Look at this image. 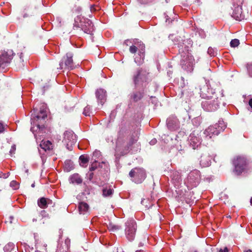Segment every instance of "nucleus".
<instances>
[{"mask_svg": "<svg viewBox=\"0 0 252 252\" xmlns=\"http://www.w3.org/2000/svg\"><path fill=\"white\" fill-rule=\"evenodd\" d=\"M157 142V140L156 139H152L150 142V144L151 145H155Z\"/></svg>", "mask_w": 252, "mask_h": 252, "instance_id": "obj_41", "label": "nucleus"}, {"mask_svg": "<svg viewBox=\"0 0 252 252\" xmlns=\"http://www.w3.org/2000/svg\"><path fill=\"white\" fill-rule=\"evenodd\" d=\"M70 183L75 184H80L82 183V179L78 174H74L69 178Z\"/></svg>", "mask_w": 252, "mask_h": 252, "instance_id": "obj_24", "label": "nucleus"}, {"mask_svg": "<svg viewBox=\"0 0 252 252\" xmlns=\"http://www.w3.org/2000/svg\"><path fill=\"white\" fill-rule=\"evenodd\" d=\"M102 164H105V163H106V162H103H103H102Z\"/></svg>", "mask_w": 252, "mask_h": 252, "instance_id": "obj_54", "label": "nucleus"}, {"mask_svg": "<svg viewBox=\"0 0 252 252\" xmlns=\"http://www.w3.org/2000/svg\"><path fill=\"white\" fill-rule=\"evenodd\" d=\"M189 252H199L195 249H192L189 251Z\"/></svg>", "mask_w": 252, "mask_h": 252, "instance_id": "obj_46", "label": "nucleus"}, {"mask_svg": "<svg viewBox=\"0 0 252 252\" xmlns=\"http://www.w3.org/2000/svg\"><path fill=\"white\" fill-rule=\"evenodd\" d=\"M234 166V172L237 175L242 173H247L252 169L247 159L244 157H237L233 161Z\"/></svg>", "mask_w": 252, "mask_h": 252, "instance_id": "obj_6", "label": "nucleus"}, {"mask_svg": "<svg viewBox=\"0 0 252 252\" xmlns=\"http://www.w3.org/2000/svg\"><path fill=\"white\" fill-rule=\"evenodd\" d=\"M13 55V52L12 50H8L6 52H3L0 55V60L5 64L9 63L12 60Z\"/></svg>", "mask_w": 252, "mask_h": 252, "instance_id": "obj_20", "label": "nucleus"}, {"mask_svg": "<svg viewBox=\"0 0 252 252\" xmlns=\"http://www.w3.org/2000/svg\"><path fill=\"white\" fill-rule=\"evenodd\" d=\"M185 114H186V115H188V114H187V112H185Z\"/></svg>", "mask_w": 252, "mask_h": 252, "instance_id": "obj_56", "label": "nucleus"}, {"mask_svg": "<svg viewBox=\"0 0 252 252\" xmlns=\"http://www.w3.org/2000/svg\"><path fill=\"white\" fill-rule=\"evenodd\" d=\"M245 252H252V251L251 250H248L245 251Z\"/></svg>", "mask_w": 252, "mask_h": 252, "instance_id": "obj_50", "label": "nucleus"}, {"mask_svg": "<svg viewBox=\"0 0 252 252\" xmlns=\"http://www.w3.org/2000/svg\"><path fill=\"white\" fill-rule=\"evenodd\" d=\"M8 176H9V173H3L2 172H0V178H3L4 179H6Z\"/></svg>", "mask_w": 252, "mask_h": 252, "instance_id": "obj_39", "label": "nucleus"}, {"mask_svg": "<svg viewBox=\"0 0 252 252\" xmlns=\"http://www.w3.org/2000/svg\"><path fill=\"white\" fill-rule=\"evenodd\" d=\"M244 0H235L233 4V12L232 17L238 21H242L245 18V15L242 12V6Z\"/></svg>", "mask_w": 252, "mask_h": 252, "instance_id": "obj_12", "label": "nucleus"}, {"mask_svg": "<svg viewBox=\"0 0 252 252\" xmlns=\"http://www.w3.org/2000/svg\"><path fill=\"white\" fill-rule=\"evenodd\" d=\"M16 150V146L15 145H13L11 147V150L10 151V153H12L13 151L14 152Z\"/></svg>", "mask_w": 252, "mask_h": 252, "instance_id": "obj_44", "label": "nucleus"}, {"mask_svg": "<svg viewBox=\"0 0 252 252\" xmlns=\"http://www.w3.org/2000/svg\"><path fill=\"white\" fill-rule=\"evenodd\" d=\"M52 204V201L45 197H41L37 201L38 206L42 209H45L47 208L48 205H51Z\"/></svg>", "mask_w": 252, "mask_h": 252, "instance_id": "obj_22", "label": "nucleus"}, {"mask_svg": "<svg viewBox=\"0 0 252 252\" xmlns=\"http://www.w3.org/2000/svg\"><path fill=\"white\" fill-rule=\"evenodd\" d=\"M166 125L168 128L171 131L176 130L180 127V122L175 115L169 117L166 121Z\"/></svg>", "mask_w": 252, "mask_h": 252, "instance_id": "obj_16", "label": "nucleus"}, {"mask_svg": "<svg viewBox=\"0 0 252 252\" xmlns=\"http://www.w3.org/2000/svg\"><path fill=\"white\" fill-rule=\"evenodd\" d=\"M101 156V153L99 151H95L93 153V157L96 158H98Z\"/></svg>", "mask_w": 252, "mask_h": 252, "instance_id": "obj_38", "label": "nucleus"}, {"mask_svg": "<svg viewBox=\"0 0 252 252\" xmlns=\"http://www.w3.org/2000/svg\"><path fill=\"white\" fill-rule=\"evenodd\" d=\"M70 243V240L68 239H66L65 241V244L66 245V247L68 248V244Z\"/></svg>", "mask_w": 252, "mask_h": 252, "instance_id": "obj_45", "label": "nucleus"}, {"mask_svg": "<svg viewBox=\"0 0 252 252\" xmlns=\"http://www.w3.org/2000/svg\"><path fill=\"white\" fill-rule=\"evenodd\" d=\"M4 130V126L3 124L0 122V133L3 132Z\"/></svg>", "mask_w": 252, "mask_h": 252, "instance_id": "obj_40", "label": "nucleus"}, {"mask_svg": "<svg viewBox=\"0 0 252 252\" xmlns=\"http://www.w3.org/2000/svg\"><path fill=\"white\" fill-rule=\"evenodd\" d=\"M129 52L134 54V62L138 65L144 63L145 58V46L141 41L134 42V45L129 47Z\"/></svg>", "mask_w": 252, "mask_h": 252, "instance_id": "obj_4", "label": "nucleus"}, {"mask_svg": "<svg viewBox=\"0 0 252 252\" xmlns=\"http://www.w3.org/2000/svg\"><path fill=\"white\" fill-rule=\"evenodd\" d=\"M226 127V125L222 120L214 125L210 126L204 131V134L207 139L211 138L213 136L218 135L220 131H223Z\"/></svg>", "mask_w": 252, "mask_h": 252, "instance_id": "obj_7", "label": "nucleus"}, {"mask_svg": "<svg viewBox=\"0 0 252 252\" xmlns=\"http://www.w3.org/2000/svg\"><path fill=\"white\" fill-rule=\"evenodd\" d=\"M80 165L82 167H86L89 161V157L87 155H81L79 157Z\"/></svg>", "mask_w": 252, "mask_h": 252, "instance_id": "obj_27", "label": "nucleus"}, {"mask_svg": "<svg viewBox=\"0 0 252 252\" xmlns=\"http://www.w3.org/2000/svg\"><path fill=\"white\" fill-rule=\"evenodd\" d=\"M143 96V92L140 91H134L130 94L129 99L132 102H137L141 100Z\"/></svg>", "mask_w": 252, "mask_h": 252, "instance_id": "obj_23", "label": "nucleus"}, {"mask_svg": "<svg viewBox=\"0 0 252 252\" xmlns=\"http://www.w3.org/2000/svg\"><path fill=\"white\" fill-rule=\"evenodd\" d=\"M148 74L146 70L142 68H139L136 72V74L133 76V81L135 85H138L140 82L146 81L147 75Z\"/></svg>", "mask_w": 252, "mask_h": 252, "instance_id": "obj_17", "label": "nucleus"}, {"mask_svg": "<svg viewBox=\"0 0 252 252\" xmlns=\"http://www.w3.org/2000/svg\"><path fill=\"white\" fill-rule=\"evenodd\" d=\"M113 190L111 188H105L102 190V194L104 197H110L113 194Z\"/></svg>", "mask_w": 252, "mask_h": 252, "instance_id": "obj_29", "label": "nucleus"}, {"mask_svg": "<svg viewBox=\"0 0 252 252\" xmlns=\"http://www.w3.org/2000/svg\"><path fill=\"white\" fill-rule=\"evenodd\" d=\"M19 57H20V59L21 61L22 62H23V59H22V58H23V53H20Z\"/></svg>", "mask_w": 252, "mask_h": 252, "instance_id": "obj_47", "label": "nucleus"}, {"mask_svg": "<svg viewBox=\"0 0 252 252\" xmlns=\"http://www.w3.org/2000/svg\"><path fill=\"white\" fill-rule=\"evenodd\" d=\"M26 173H28V169L26 170Z\"/></svg>", "mask_w": 252, "mask_h": 252, "instance_id": "obj_55", "label": "nucleus"}, {"mask_svg": "<svg viewBox=\"0 0 252 252\" xmlns=\"http://www.w3.org/2000/svg\"><path fill=\"white\" fill-rule=\"evenodd\" d=\"M180 38V37H177L174 39L175 44H178L179 52L181 54L180 64L184 70L191 72L193 69L194 59L189 52V47L185 44L187 41Z\"/></svg>", "mask_w": 252, "mask_h": 252, "instance_id": "obj_2", "label": "nucleus"}, {"mask_svg": "<svg viewBox=\"0 0 252 252\" xmlns=\"http://www.w3.org/2000/svg\"><path fill=\"white\" fill-rule=\"evenodd\" d=\"M97 167V162L95 159H94V161L91 164V167H90V171H93L96 169Z\"/></svg>", "mask_w": 252, "mask_h": 252, "instance_id": "obj_35", "label": "nucleus"}, {"mask_svg": "<svg viewBox=\"0 0 252 252\" xmlns=\"http://www.w3.org/2000/svg\"><path fill=\"white\" fill-rule=\"evenodd\" d=\"M240 44L239 40L237 39H232L230 43V46L232 47H237Z\"/></svg>", "mask_w": 252, "mask_h": 252, "instance_id": "obj_32", "label": "nucleus"}, {"mask_svg": "<svg viewBox=\"0 0 252 252\" xmlns=\"http://www.w3.org/2000/svg\"><path fill=\"white\" fill-rule=\"evenodd\" d=\"M34 186H35V185H34V183H33V184H32V186H32V188H34Z\"/></svg>", "mask_w": 252, "mask_h": 252, "instance_id": "obj_51", "label": "nucleus"}, {"mask_svg": "<svg viewBox=\"0 0 252 252\" xmlns=\"http://www.w3.org/2000/svg\"><path fill=\"white\" fill-rule=\"evenodd\" d=\"M207 52L211 56H215L216 54L215 49L211 47L208 48Z\"/></svg>", "mask_w": 252, "mask_h": 252, "instance_id": "obj_36", "label": "nucleus"}, {"mask_svg": "<svg viewBox=\"0 0 252 252\" xmlns=\"http://www.w3.org/2000/svg\"><path fill=\"white\" fill-rule=\"evenodd\" d=\"M10 186L12 187L14 189H16L18 188V184L16 181H12L10 182Z\"/></svg>", "mask_w": 252, "mask_h": 252, "instance_id": "obj_37", "label": "nucleus"}, {"mask_svg": "<svg viewBox=\"0 0 252 252\" xmlns=\"http://www.w3.org/2000/svg\"><path fill=\"white\" fill-rule=\"evenodd\" d=\"M64 166L65 168H68L67 170H70L73 168L72 163L70 160H66L64 162Z\"/></svg>", "mask_w": 252, "mask_h": 252, "instance_id": "obj_33", "label": "nucleus"}, {"mask_svg": "<svg viewBox=\"0 0 252 252\" xmlns=\"http://www.w3.org/2000/svg\"><path fill=\"white\" fill-rule=\"evenodd\" d=\"M189 142L190 147L193 149L198 148L201 143V138L197 131H193L189 137Z\"/></svg>", "mask_w": 252, "mask_h": 252, "instance_id": "obj_15", "label": "nucleus"}, {"mask_svg": "<svg viewBox=\"0 0 252 252\" xmlns=\"http://www.w3.org/2000/svg\"><path fill=\"white\" fill-rule=\"evenodd\" d=\"M72 57L73 55L72 53H67L66 57H63L62 61L60 63V69H73L74 67V65Z\"/></svg>", "mask_w": 252, "mask_h": 252, "instance_id": "obj_14", "label": "nucleus"}, {"mask_svg": "<svg viewBox=\"0 0 252 252\" xmlns=\"http://www.w3.org/2000/svg\"><path fill=\"white\" fill-rule=\"evenodd\" d=\"M250 203H251V205H252V197H251V199L250 200Z\"/></svg>", "mask_w": 252, "mask_h": 252, "instance_id": "obj_52", "label": "nucleus"}, {"mask_svg": "<svg viewBox=\"0 0 252 252\" xmlns=\"http://www.w3.org/2000/svg\"><path fill=\"white\" fill-rule=\"evenodd\" d=\"M15 245L11 242L7 244L3 248L5 252H11L14 250Z\"/></svg>", "mask_w": 252, "mask_h": 252, "instance_id": "obj_28", "label": "nucleus"}, {"mask_svg": "<svg viewBox=\"0 0 252 252\" xmlns=\"http://www.w3.org/2000/svg\"><path fill=\"white\" fill-rule=\"evenodd\" d=\"M91 114V108L89 106H87L84 109L83 114L86 116H89Z\"/></svg>", "mask_w": 252, "mask_h": 252, "instance_id": "obj_34", "label": "nucleus"}, {"mask_svg": "<svg viewBox=\"0 0 252 252\" xmlns=\"http://www.w3.org/2000/svg\"><path fill=\"white\" fill-rule=\"evenodd\" d=\"M171 181L176 188H179L182 184L181 174L177 171L170 172Z\"/></svg>", "mask_w": 252, "mask_h": 252, "instance_id": "obj_18", "label": "nucleus"}, {"mask_svg": "<svg viewBox=\"0 0 252 252\" xmlns=\"http://www.w3.org/2000/svg\"><path fill=\"white\" fill-rule=\"evenodd\" d=\"M106 91L102 89L96 90L95 92L96 97L99 103L102 105L106 100Z\"/></svg>", "mask_w": 252, "mask_h": 252, "instance_id": "obj_21", "label": "nucleus"}, {"mask_svg": "<svg viewBox=\"0 0 252 252\" xmlns=\"http://www.w3.org/2000/svg\"><path fill=\"white\" fill-rule=\"evenodd\" d=\"M200 91V96L205 99L201 102L202 108L207 112L217 110L220 106V99L224 96L220 84L213 83L209 85L206 82Z\"/></svg>", "mask_w": 252, "mask_h": 252, "instance_id": "obj_1", "label": "nucleus"}, {"mask_svg": "<svg viewBox=\"0 0 252 252\" xmlns=\"http://www.w3.org/2000/svg\"><path fill=\"white\" fill-rule=\"evenodd\" d=\"M41 148L46 151L47 150H50L52 148V143L49 140L42 141L41 143L40 144Z\"/></svg>", "mask_w": 252, "mask_h": 252, "instance_id": "obj_26", "label": "nucleus"}, {"mask_svg": "<svg viewBox=\"0 0 252 252\" xmlns=\"http://www.w3.org/2000/svg\"><path fill=\"white\" fill-rule=\"evenodd\" d=\"M139 133L137 131L134 135L129 137L123 136L121 132L116 142L115 156L116 159H119L121 156L126 155L131 150L132 144L137 141Z\"/></svg>", "mask_w": 252, "mask_h": 252, "instance_id": "obj_3", "label": "nucleus"}, {"mask_svg": "<svg viewBox=\"0 0 252 252\" xmlns=\"http://www.w3.org/2000/svg\"><path fill=\"white\" fill-rule=\"evenodd\" d=\"M129 175L133 182L140 184L145 179L146 173L143 168L136 167L129 172Z\"/></svg>", "mask_w": 252, "mask_h": 252, "instance_id": "obj_11", "label": "nucleus"}, {"mask_svg": "<svg viewBox=\"0 0 252 252\" xmlns=\"http://www.w3.org/2000/svg\"><path fill=\"white\" fill-rule=\"evenodd\" d=\"M137 230V224L133 219L127 220L125 223V233L126 239L129 241L134 240Z\"/></svg>", "mask_w": 252, "mask_h": 252, "instance_id": "obj_10", "label": "nucleus"}, {"mask_svg": "<svg viewBox=\"0 0 252 252\" xmlns=\"http://www.w3.org/2000/svg\"><path fill=\"white\" fill-rule=\"evenodd\" d=\"M73 28H80L84 32L88 34H92L94 31L92 21L88 19L82 17L81 16H78L75 18Z\"/></svg>", "mask_w": 252, "mask_h": 252, "instance_id": "obj_5", "label": "nucleus"}, {"mask_svg": "<svg viewBox=\"0 0 252 252\" xmlns=\"http://www.w3.org/2000/svg\"><path fill=\"white\" fill-rule=\"evenodd\" d=\"M35 112V109H33V113L32 115L31 124L37 126V128L40 129V123L38 121L44 120L47 115V109L46 104L41 103L39 110V114L36 115L33 114Z\"/></svg>", "mask_w": 252, "mask_h": 252, "instance_id": "obj_9", "label": "nucleus"}, {"mask_svg": "<svg viewBox=\"0 0 252 252\" xmlns=\"http://www.w3.org/2000/svg\"><path fill=\"white\" fill-rule=\"evenodd\" d=\"M121 226L118 225H115L112 223L109 224L108 226V228L110 230L112 231H116L121 229Z\"/></svg>", "mask_w": 252, "mask_h": 252, "instance_id": "obj_30", "label": "nucleus"}, {"mask_svg": "<svg viewBox=\"0 0 252 252\" xmlns=\"http://www.w3.org/2000/svg\"><path fill=\"white\" fill-rule=\"evenodd\" d=\"M212 157L207 152L202 154L200 157V164L203 167L209 166L211 164Z\"/></svg>", "mask_w": 252, "mask_h": 252, "instance_id": "obj_19", "label": "nucleus"}, {"mask_svg": "<svg viewBox=\"0 0 252 252\" xmlns=\"http://www.w3.org/2000/svg\"><path fill=\"white\" fill-rule=\"evenodd\" d=\"M135 252H144L142 250H137Z\"/></svg>", "mask_w": 252, "mask_h": 252, "instance_id": "obj_49", "label": "nucleus"}, {"mask_svg": "<svg viewBox=\"0 0 252 252\" xmlns=\"http://www.w3.org/2000/svg\"><path fill=\"white\" fill-rule=\"evenodd\" d=\"M27 16H27V15L25 14V15L23 16V17H24V18H25V17H27Z\"/></svg>", "mask_w": 252, "mask_h": 252, "instance_id": "obj_53", "label": "nucleus"}, {"mask_svg": "<svg viewBox=\"0 0 252 252\" xmlns=\"http://www.w3.org/2000/svg\"><path fill=\"white\" fill-rule=\"evenodd\" d=\"M63 135V142L68 150H71L72 146L77 142L76 135L72 130H67L64 132Z\"/></svg>", "mask_w": 252, "mask_h": 252, "instance_id": "obj_13", "label": "nucleus"}, {"mask_svg": "<svg viewBox=\"0 0 252 252\" xmlns=\"http://www.w3.org/2000/svg\"><path fill=\"white\" fill-rule=\"evenodd\" d=\"M94 174L92 172H90L88 174V178L90 180H91L93 178Z\"/></svg>", "mask_w": 252, "mask_h": 252, "instance_id": "obj_42", "label": "nucleus"}, {"mask_svg": "<svg viewBox=\"0 0 252 252\" xmlns=\"http://www.w3.org/2000/svg\"><path fill=\"white\" fill-rule=\"evenodd\" d=\"M219 252H228V249L225 247L223 249H220Z\"/></svg>", "mask_w": 252, "mask_h": 252, "instance_id": "obj_43", "label": "nucleus"}, {"mask_svg": "<svg viewBox=\"0 0 252 252\" xmlns=\"http://www.w3.org/2000/svg\"><path fill=\"white\" fill-rule=\"evenodd\" d=\"M249 103L250 106L252 108V98L250 99Z\"/></svg>", "mask_w": 252, "mask_h": 252, "instance_id": "obj_48", "label": "nucleus"}, {"mask_svg": "<svg viewBox=\"0 0 252 252\" xmlns=\"http://www.w3.org/2000/svg\"><path fill=\"white\" fill-rule=\"evenodd\" d=\"M200 173L199 170L195 169L189 172L187 178L184 180V184L189 189L197 187L200 183Z\"/></svg>", "mask_w": 252, "mask_h": 252, "instance_id": "obj_8", "label": "nucleus"}, {"mask_svg": "<svg viewBox=\"0 0 252 252\" xmlns=\"http://www.w3.org/2000/svg\"><path fill=\"white\" fill-rule=\"evenodd\" d=\"M89 206L87 203L81 202L78 205V210L80 214H85L89 210Z\"/></svg>", "mask_w": 252, "mask_h": 252, "instance_id": "obj_25", "label": "nucleus"}, {"mask_svg": "<svg viewBox=\"0 0 252 252\" xmlns=\"http://www.w3.org/2000/svg\"><path fill=\"white\" fill-rule=\"evenodd\" d=\"M246 67L249 76L252 77V62L248 63L247 64Z\"/></svg>", "mask_w": 252, "mask_h": 252, "instance_id": "obj_31", "label": "nucleus"}]
</instances>
